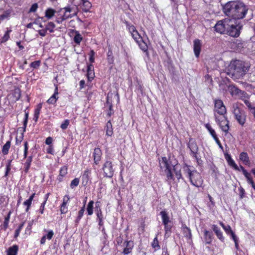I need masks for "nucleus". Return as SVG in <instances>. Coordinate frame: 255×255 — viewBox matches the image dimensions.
Wrapping results in <instances>:
<instances>
[{
    "mask_svg": "<svg viewBox=\"0 0 255 255\" xmlns=\"http://www.w3.org/2000/svg\"><path fill=\"white\" fill-rule=\"evenodd\" d=\"M248 9V6L243 2L237 1H228L223 6V12L230 18L226 34L234 37L240 35L243 26L238 22V20L245 17Z\"/></svg>",
    "mask_w": 255,
    "mask_h": 255,
    "instance_id": "f257e3e1",
    "label": "nucleus"
},
{
    "mask_svg": "<svg viewBox=\"0 0 255 255\" xmlns=\"http://www.w3.org/2000/svg\"><path fill=\"white\" fill-rule=\"evenodd\" d=\"M250 66L244 61L236 60H233L228 67V74L231 75L234 79L243 77L249 71Z\"/></svg>",
    "mask_w": 255,
    "mask_h": 255,
    "instance_id": "f03ea898",
    "label": "nucleus"
},
{
    "mask_svg": "<svg viewBox=\"0 0 255 255\" xmlns=\"http://www.w3.org/2000/svg\"><path fill=\"white\" fill-rule=\"evenodd\" d=\"M185 170L187 173L190 181L192 185L197 187L202 186L203 180L199 173L196 170H191L188 166L186 167Z\"/></svg>",
    "mask_w": 255,
    "mask_h": 255,
    "instance_id": "7ed1b4c3",
    "label": "nucleus"
},
{
    "mask_svg": "<svg viewBox=\"0 0 255 255\" xmlns=\"http://www.w3.org/2000/svg\"><path fill=\"white\" fill-rule=\"evenodd\" d=\"M233 113L238 123L244 125L245 123L246 115L244 110L240 109L237 105H233Z\"/></svg>",
    "mask_w": 255,
    "mask_h": 255,
    "instance_id": "20e7f679",
    "label": "nucleus"
},
{
    "mask_svg": "<svg viewBox=\"0 0 255 255\" xmlns=\"http://www.w3.org/2000/svg\"><path fill=\"white\" fill-rule=\"evenodd\" d=\"M230 22V18L227 17L222 20L219 21L215 25V30L220 33H226L227 29L229 27L228 22Z\"/></svg>",
    "mask_w": 255,
    "mask_h": 255,
    "instance_id": "39448f33",
    "label": "nucleus"
},
{
    "mask_svg": "<svg viewBox=\"0 0 255 255\" xmlns=\"http://www.w3.org/2000/svg\"><path fill=\"white\" fill-rule=\"evenodd\" d=\"M215 117L216 122L219 125L222 130L227 133L229 129V122L228 121L227 118L225 116L218 117L215 114Z\"/></svg>",
    "mask_w": 255,
    "mask_h": 255,
    "instance_id": "423d86ee",
    "label": "nucleus"
},
{
    "mask_svg": "<svg viewBox=\"0 0 255 255\" xmlns=\"http://www.w3.org/2000/svg\"><path fill=\"white\" fill-rule=\"evenodd\" d=\"M215 111L219 115L225 116L227 111L223 101L221 100H215Z\"/></svg>",
    "mask_w": 255,
    "mask_h": 255,
    "instance_id": "0eeeda50",
    "label": "nucleus"
},
{
    "mask_svg": "<svg viewBox=\"0 0 255 255\" xmlns=\"http://www.w3.org/2000/svg\"><path fill=\"white\" fill-rule=\"evenodd\" d=\"M187 146L190 150L191 156H196V154H198V146L194 139L192 138H190Z\"/></svg>",
    "mask_w": 255,
    "mask_h": 255,
    "instance_id": "6e6552de",
    "label": "nucleus"
},
{
    "mask_svg": "<svg viewBox=\"0 0 255 255\" xmlns=\"http://www.w3.org/2000/svg\"><path fill=\"white\" fill-rule=\"evenodd\" d=\"M103 170L105 176L111 178L113 176L114 170L111 161H106L103 166Z\"/></svg>",
    "mask_w": 255,
    "mask_h": 255,
    "instance_id": "1a4fd4ad",
    "label": "nucleus"
},
{
    "mask_svg": "<svg viewBox=\"0 0 255 255\" xmlns=\"http://www.w3.org/2000/svg\"><path fill=\"white\" fill-rule=\"evenodd\" d=\"M161 168H165V170H171L172 167L174 168V166L177 167V165H173L171 163V161L170 159L168 160L166 157H163L162 158V161L160 163Z\"/></svg>",
    "mask_w": 255,
    "mask_h": 255,
    "instance_id": "9d476101",
    "label": "nucleus"
},
{
    "mask_svg": "<svg viewBox=\"0 0 255 255\" xmlns=\"http://www.w3.org/2000/svg\"><path fill=\"white\" fill-rule=\"evenodd\" d=\"M202 46L201 40L196 39L193 41V50L195 56L198 58L200 55Z\"/></svg>",
    "mask_w": 255,
    "mask_h": 255,
    "instance_id": "9b49d317",
    "label": "nucleus"
},
{
    "mask_svg": "<svg viewBox=\"0 0 255 255\" xmlns=\"http://www.w3.org/2000/svg\"><path fill=\"white\" fill-rule=\"evenodd\" d=\"M126 247L124 248L123 253L125 255H127L132 252L133 247V243L131 241H127L124 243Z\"/></svg>",
    "mask_w": 255,
    "mask_h": 255,
    "instance_id": "f8f14e48",
    "label": "nucleus"
},
{
    "mask_svg": "<svg viewBox=\"0 0 255 255\" xmlns=\"http://www.w3.org/2000/svg\"><path fill=\"white\" fill-rule=\"evenodd\" d=\"M102 151L99 148H95L93 152L94 163L98 164L101 159Z\"/></svg>",
    "mask_w": 255,
    "mask_h": 255,
    "instance_id": "ddd939ff",
    "label": "nucleus"
},
{
    "mask_svg": "<svg viewBox=\"0 0 255 255\" xmlns=\"http://www.w3.org/2000/svg\"><path fill=\"white\" fill-rule=\"evenodd\" d=\"M225 157L228 164L233 167L235 170H240L238 165L236 164L234 160L232 158L231 156L228 153H224Z\"/></svg>",
    "mask_w": 255,
    "mask_h": 255,
    "instance_id": "4468645a",
    "label": "nucleus"
},
{
    "mask_svg": "<svg viewBox=\"0 0 255 255\" xmlns=\"http://www.w3.org/2000/svg\"><path fill=\"white\" fill-rule=\"evenodd\" d=\"M240 159L247 165H249L251 163L248 153L245 152H242L240 155Z\"/></svg>",
    "mask_w": 255,
    "mask_h": 255,
    "instance_id": "2eb2a0df",
    "label": "nucleus"
},
{
    "mask_svg": "<svg viewBox=\"0 0 255 255\" xmlns=\"http://www.w3.org/2000/svg\"><path fill=\"white\" fill-rule=\"evenodd\" d=\"M75 15H76V12L75 11H74L72 14H67L64 13L62 16H61L59 17H57L56 21L58 23H62V22L63 21L65 20V19L69 18H71L72 17L74 16Z\"/></svg>",
    "mask_w": 255,
    "mask_h": 255,
    "instance_id": "dca6fc26",
    "label": "nucleus"
},
{
    "mask_svg": "<svg viewBox=\"0 0 255 255\" xmlns=\"http://www.w3.org/2000/svg\"><path fill=\"white\" fill-rule=\"evenodd\" d=\"M229 92L232 96L239 95L242 92V91L238 89L234 85H231L229 88Z\"/></svg>",
    "mask_w": 255,
    "mask_h": 255,
    "instance_id": "f3484780",
    "label": "nucleus"
},
{
    "mask_svg": "<svg viewBox=\"0 0 255 255\" xmlns=\"http://www.w3.org/2000/svg\"><path fill=\"white\" fill-rule=\"evenodd\" d=\"M58 94V87L56 86L54 94L47 101V103L49 104H54L58 99V97H56Z\"/></svg>",
    "mask_w": 255,
    "mask_h": 255,
    "instance_id": "a211bd4d",
    "label": "nucleus"
},
{
    "mask_svg": "<svg viewBox=\"0 0 255 255\" xmlns=\"http://www.w3.org/2000/svg\"><path fill=\"white\" fill-rule=\"evenodd\" d=\"M69 200V198L67 195H66L64 197L63 202L61 206L60 211L61 214H65L67 212V209L66 207V204L68 201Z\"/></svg>",
    "mask_w": 255,
    "mask_h": 255,
    "instance_id": "6ab92c4d",
    "label": "nucleus"
},
{
    "mask_svg": "<svg viewBox=\"0 0 255 255\" xmlns=\"http://www.w3.org/2000/svg\"><path fill=\"white\" fill-rule=\"evenodd\" d=\"M82 1V8L85 12H88L92 7V4L88 0H81Z\"/></svg>",
    "mask_w": 255,
    "mask_h": 255,
    "instance_id": "aec40b11",
    "label": "nucleus"
},
{
    "mask_svg": "<svg viewBox=\"0 0 255 255\" xmlns=\"http://www.w3.org/2000/svg\"><path fill=\"white\" fill-rule=\"evenodd\" d=\"M94 67L93 65L92 64H89L87 66V77L89 81L91 79H93L94 78Z\"/></svg>",
    "mask_w": 255,
    "mask_h": 255,
    "instance_id": "412c9836",
    "label": "nucleus"
},
{
    "mask_svg": "<svg viewBox=\"0 0 255 255\" xmlns=\"http://www.w3.org/2000/svg\"><path fill=\"white\" fill-rule=\"evenodd\" d=\"M160 214L161 216L163 224H169L171 222L169 217L165 211H161Z\"/></svg>",
    "mask_w": 255,
    "mask_h": 255,
    "instance_id": "4be33fe9",
    "label": "nucleus"
},
{
    "mask_svg": "<svg viewBox=\"0 0 255 255\" xmlns=\"http://www.w3.org/2000/svg\"><path fill=\"white\" fill-rule=\"evenodd\" d=\"M204 236L206 243L207 244H210L212 241L213 234L211 232L207 230L204 231Z\"/></svg>",
    "mask_w": 255,
    "mask_h": 255,
    "instance_id": "5701e85b",
    "label": "nucleus"
},
{
    "mask_svg": "<svg viewBox=\"0 0 255 255\" xmlns=\"http://www.w3.org/2000/svg\"><path fill=\"white\" fill-rule=\"evenodd\" d=\"M138 43L139 46L140 47V49L144 52L146 53V55H148V52L147 51V45L145 42H144L142 38L139 40V42H137Z\"/></svg>",
    "mask_w": 255,
    "mask_h": 255,
    "instance_id": "b1692460",
    "label": "nucleus"
},
{
    "mask_svg": "<svg viewBox=\"0 0 255 255\" xmlns=\"http://www.w3.org/2000/svg\"><path fill=\"white\" fill-rule=\"evenodd\" d=\"M182 231L185 237L189 239H191L192 237L191 230L186 225H184L182 226Z\"/></svg>",
    "mask_w": 255,
    "mask_h": 255,
    "instance_id": "393cba45",
    "label": "nucleus"
},
{
    "mask_svg": "<svg viewBox=\"0 0 255 255\" xmlns=\"http://www.w3.org/2000/svg\"><path fill=\"white\" fill-rule=\"evenodd\" d=\"M55 12H56V11L54 9H53L51 8H48L45 11V16L48 19H50L54 16Z\"/></svg>",
    "mask_w": 255,
    "mask_h": 255,
    "instance_id": "a878e982",
    "label": "nucleus"
},
{
    "mask_svg": "<svg viewBox=\"0 0 255 255\" xmlns=\"http://www.w3.org/2000/svg\"><path fill=\"white\" fill-rule=\"evenodd\" d=\"M230 86L231 85L228 84L227 83H226L225 81H224L219 85L220 90H222L225 93H226L227 91H229Z\"/></svg>",
    "mask_w": 255,
    "mask_h": 255,
    "instance_id": "bb28decb",
    "label": "nucleus"
},
{
    "mask_svg": "<svg viewBox=\"0 0 255 255\" xmlns=\"http://www.w3.org/2000/svg\"><path fill=\"white\" fill-rule=\"evenodd\" d=\"M18 249V246L17 245H14L9 248L7 251V255H16Z\"/></svg>",
    "mask_w": 255,
    "mask_h": 255,
    "instance_id": "cd10ccee",
    "label": "nucleus"
},
{
    "mask_svg": "<svg viewBox=\"0 0 255 255\" xmlns=\"http://www.w3.org/2000/svg\"><path fill=\"white\" fill-rule=\"evenodd\" d=\"M113 134V128L111 122L109 121L106 125V134L111 136Z\"/></svg>",
    "mask_w": 255,
    "mask_h": 255,
    "instance_id": "c85d7f7f",
    "label": "nucleus"
},
{
    "mask_svg": "<svg viewBox=\"0 0 255 255\" xmlns=\"http://www.w3.org/2000/svg\"><path fill=\"white\" fill-rule=\"evenodd\" d=\"M86 201H84V204L83 206L81 208V210L78 212V217L75 221L76 223H78L82 216H83L84 212L85 211V206Z\"/></svg>",
    "mask_w": 255,
    "mask_h": 255,
    "instance_id": "c756f323",
    "label": "nucleus"
},
{
    "mask_svg": "<svg viewBox=\"0 0 255 255\" xmlns=\"http://www.w3.org/2000/svg\"><path fill=\"white\" fill-rule=\"evenodd\" d=\"M10 146V141H7L6 143L3 146L2 149V152L3 155H6L8 153V150Z\"/></svg>",
    "mask_w": 255,
    "mask_h": 255,
    "instance_id": "7c9ffc66",
    "label": "nucleus"
},
{
    "mask_svg": "<svg viewBox=\"0 0 255 255\" xmlns=\"http://www.w3.org/2000/svg\"><path fill=\"white\" fill-rule=\"evenodd\" d=\"M94 201H90L87 206V210L88 215H91L93 213Z\"/></svg>",
    "mask_w": 255,
    "mask_h": 255,
    "instance_id": "2f4dec72",
    "label": "nucleus"
},
{
    "mask_svg": "<svg viewBox=\"0 0 255 255\" xmlns=\"http://www.w3.org/2000/svg\"><path fill=\"white\" fill-rule=\"evenodd\" d=\"M55 27V25L53 22H49L45 27L46 31L48 30L50 32L54 31L53 29Z\"/></svg>",
    "mask_w": 255,
    "mask_h": 255,
    "instance_id": "473e14b6",
    "label": "nucleus"
},
{
    "mask_svg": "<svg viewBox=\"0 0 255 255\" xmlns=\"http://www.w3.org/2000/svg\"><path fill=\"white\" fill-rule=\"evenodd\" d=\"M31 161H32V157L31 156H30L27 158L26 161L25 163L24 171L25 172H27V171L30 167Z\"/></svg>",
    "mask_w": 255,
    "mask_h": 255,
    "instance_id": "72a5a7b5",
    "label": "nucleus"
},
{
    "mask_svg": "<svg viewBox=\"0 0 255 255\" xmlns=\"http://www.w3.org/2000/svg\"><path fill=\"white\" fill-rule=\"evenodd\" d=\"M224 230L226 233L229 235H231V237H233V235H235L234 232L232 230L231 227L229 225H227L224 227Z\"/></svg>",
    "mask_w": 255,
    "mask_h": 255,
    "instance_id": "f704fd0d",
    "label": "nucleus"
},
{
    "mask_svg": "<svg viewBox=\"0 0 255 255\" xmlns=\"http://www.w3.org/2000/svg\"><path fill=\"white\" fill-rule=\"evenodd\" d=\"M90 173V171L89 169H86L83 175H82V179L83 181H85L86 183H87L88 180H89V175Z\"/></svg>",
    "mask_w": 255,
    "mask_h": 255,
    "instance_id": "c9c22d12",
    "label": "nucleus"
},
{
    "mask_svg": "<svg viewBox=\"0 0 255 255\" xmlns=\"http://www.w3.org/2000/svg\"><path fill=\"white\" fill-rule=\"evenodd\" d=\"M82 40V37L81 35L79 33L76 32V34L74 37V42L77 44H79Z\"/></svg>",
    "mask_w": 255,
    "mask_h": 255,
    "instance_id": "e433bc0d",
    "label": "nucleus"
},
{
    "mask_svg": "<svg viewBox=\"0 0 255 255\" xmlns=\"http://www.w3.org/2000/svg\"><path fill=\"white\" fill-rule=\"evenodd\" d=\"M152 247L153 248L155 249V250H159L160 249V246L158 243V241L157 237H155L152 243Z\"/></svg>",
    "mask_w": 255,
    "mask_h": 255,
    "instance_id": "4c0bfd02",
    "label": "nucleus"
},
{
    "mask_svg": "<svg viewBox=\"0 0 255 255\" xmlns=\"http://www.w3.org/2000/svg\"><path fill=\"white\" fill-rule=\"evenodd\" d=\"M132 37L137 42H139V39H141L142 38L138 33L137 31H134L131 33Z\"/></svg>",
    "mask_w": 255,
    "mask_h": 255,
    "instance_id": "58836bf2",
    "label": "nucleus"
},
{
    "mask_svg": "<svg viewBox=\"0 0 255 255\" xmlns=\"http://www.w3.org/2000/svg\"><path fill=\"white\" fill-rule=\"evenodd\" d=\"M11 32V30H7L5 33L4 35L2 38L1 42H6L9 38V32Z\"/></svg>",
    "mask_w": 255,
    "mask_h": 255,
    "instance_id": "ea45409f",
    "label": "nucleus"
},
{
    "mask_svg": "<svg viewBox=\"0 0 255 255\" xmlns=\"http://www.w3.org/2000/svg\"><path fill=\"white\" fill-rule=\"evenodd\" d=\"M79 183V180L78 178H75L73 179L70 184V187L71 188H74L75 187H76L78 185Z\"/></svg>",
    "mask_w": 255,
    "mask_h": 255,
    "instance_id": "a19ab883",
    "label": "nucleus"
},
{
    "mask_svg": "<svg viewBox=\"0 0 255 255\" xmlns=\"http://www.w3.org/2000/svg\"><path fill=\"white\" fill-rule=\"evenodd\" d=\"M174 171L175 172L176 177L178 180L182 178V175L180 170H177V167L174 166Z\"/></svg>",
    "mask_w": 255,
    "mask_h": 255,
    "instance_id": "79ce46f5",
    "label": "nucleus"
},
{
    "mask_svg": "<svg viewBox=\"0 0 255 255\" xmlns=\"http://www.w3.org/2000/svg\"><path fill=\"white\" fill-rule=\"evenodd\" d=\"M38 4L37 3H33L30 8L28 12H34L38 8Z\"/></svg>",
    "mask_w": 255,
    "mask_h": 255,
    "instance_id": "37998d69",
    "label": "nucleus"
},
{
    "mask_svg": "<svg viewBox=\"0 0 255 255\" xmlns=\"http://www.w3.org/2000/svg\"><path fill=\"white\" fill-rule=\"evenodd\" d=\"M167 180L173 179V175L172 173L171 170H165Z\"/></svg>",
    "mask_w": 255,
    "mask_h": 255,
    "instance_id": "c03bdc74",
    "label": "nucleus"
},
{
    "mask_svg": "<svg viewBox=\"0 0 255 255\" xmlns=\"http://www.w3.org/2000/svg\"><path fill=\"white\" fill-rule=\"evenodd\" d=\"M11 162V160H7V164L6 165V171H5V175H4L5 176H6L8 175V173L10 170Z\"/></svg>",
    "mask_w": 255,
    "mask_h": 255,
    "instance_id": "a18cd8bd",
    "label": "nucleus"
},
{
    "mask_svg": "<svg viewBox=\"0 0 255 255\" xmlns=\"http://www.w3.org/2000/svg\"><path fill=\"white\" fill-rule=\"evenodd\" d=\"M67 169L65 166L62 167L60 170V175L62 177L64 176L67 174Z\"/></svg>",
    "mask_w": 255,
    "mask_h": 255,
    "instance_id": "49530a36",
    "label": "nucleus"
},
{
    "mask_svg": "<svg viewBox=\"0 0 255 255\" xmlns=\"http://www.w3.org/2000/svg\"><path fill=\"white\" fill-rule=\"evenodd\" d=\"M232 239L234 240L235 244V247L237 250H238L239 248V246L238 244V238L236 235H233V237H232Z\"/></svg>",
    "mask_w": 255,
    "mask_h": 255,
    "instance_id": "de8ad7c7",
    "label": "nucleus"
},
{
    "mask_svg": "<svg viewBox=\"0 0 255 255\" xmlns=\"http://www.w3.org/2000/svg\"><path fill=\"white\" fill-rule=\"evenodd\" d=\"M28 118V113L27 112H25V118H24V120L23 121L24 131L25 130V128H26V125L27 124Z\"/></svg>",
    "mask_w": 255,
    "mask_h": 255,
    "instance_id": "09e8293b",
    "label": "nucleus"
},
{
    "mask_svg": "<svg viewBox=\"0 0 255 255\" xmlns=\"http://www.w3.org/2000/svg\"><path fill=\"white\" fill-rule=\"evenodd\" d=\"M40 65V61H34L30 64V66L33 68H37L39 67Z\"/></svg>",
    "mask_w": 255,
    "mask_h": 255,
    "instance_id": "8fccbe9b",
    "label": "nucleus"
},
{
    "mask_svg": "<svg viewBox=\"0 0 255 255\" xmlns=\"http://www.w3.org/2000/svg\"><path fill=\"white\" fill-rule=\"evenodd\" d=\"M69 124V121L68 120H66L61 125V128L63 129H65L67 128V127Z\"/></svg>",
    "mask_w": 255,
    "mask_h": 255,
    "instance_id": "3c124183",
    "label": "nucleus"
},
{
    "mask_svg": "<svg viewBox=\"0 0 255 255\" xmlns=\"http://www.w3.org/2000/svg\"><path fill=\"white\" fill-rule=\"evenodd\" d=\"M216 236L218 237V239L221 241L223 242L224 240V238L223 236L222 233L220 230L215 233Z\"/></svg>",
    "mask_w": 255,
    "mask_h": 255,
    "instance_id": "603ef678",
    "label": "nucleus"
},
{
    "mask_svg": "<svg viewBox=\"0 0 255 255\" xmlns=\"http://www.w3.org/2000/svg\"><path fill=\"white\" fill-rule=\"evenodd\" d=\"M41 104H39L37 108L34 111V115L39 116L40 114V111L41 109Z\"/></svg>",
    "mask_w": 255,
    "mask_h": 255,
    "instance_id": "864d4df0",
    "label": "nucleus"
},
{
    "mask_svg": "<svg viewBox=\"0 0 255 255\" xmlns=\"http://www.w3.org/2000/svg\"><path fill=\"white\" fill-rule=\"evenodd\" d=\"M244 103L245 105L248 107V108L250 109L252 111L253 110V109L255 108L254 107H253L250 102L247 100H245L244 101Z\"/></svg>",
    "mask_w": 255,
    "mask_h": 255,
    "instance_id": "5fc2aeb1",
    "label": "nucleus"
},
{
    "mask_svg": "<svg viewBox=\"0 0 255 255\" xmlns=\"http://www.w3.org/2000/svg\"><path fill=\"white\" fill-rule=\"evenodd\" d=\"M205 127L206 128L209 130L211 134L213 133L214 134V132H215V130L212 128L209 124H206Z\"/></svg>",
    "mask_w": 255,
    "mask_h": 255,
    "instance_id": "6e6d98bb",
    "label": "nucleus"
},
{
    "mask_svg": "<svg viewBox=\"0 0 255 255\" xmlns=\"http://www.w3.org/2000/svg\"><path fill=\"white\" fill-rule=\"evenodd\" d=\"M163 225H164L165 231L166 233H167L168 232H170L171 228H172V226L168 224H163Z\"/></svg>",
    "mask_w": 255,
    "mask_h": 255,
    "instance_id": "4d7b16f0",
    "label": "nucleus"
},
{
    "mask_svg": "<svg viewBox=\"0 0 255 255\" xmlns=\"http://www.w3.org/2000/svg\"><path fill=\"white\" fill-rule=\"evenodd\" d=\"M23 204L25 205V206H26V212H28L29 209V208L31 206V202L28 201L27 200H26L23 203Z\"/></svg>",
    "mask_w": 255,
    "mask_h": 255,
    "instance_id": "13d9d810",
    "label": "nucleus"
},
{
    "mask_svg": "<svg viewBox=\"0 0 255 255\" xmlns=\"http://www.w3.org/2000/svg\"><path fill=\"white\" fill-rule=\"evenodd\" d=\"M24 158H26L27 156V150H28V143L27 141H25L24 142Z\"/></svg>",
    "mask_w": 255,
    "mask_h": 255,
    "instance_id": "bf43d9fd",
    "label": "nucleus"
},
{
    "mask_svg": "<svg viewBox=\"0 0 255 255\" xmlns=\"http://www.w3.org/2000/svg\"><path fill=\"white\" fill-rule=\"evenodd\" d=\"M97 218H98V220H100V219L103 220V216L102 212L100 209L99 210L97 209Z\"/></svg>",
    "mask_w": 255,
    "mask_h": 255,
    "instance_id": "052dcab7",
    "label": "nucleus"
},
{
    "mask_svg": "<svg viewBox=\"0 0 255 255\" xmlns=\"http://www.w3.org/2000/svg\"><path fill=\"white\" fill-rule=\"evenodd\" d=\"M195 158L198 165H201L203 164V160L198 156V154H196V156H192Z\"/></svg>",
    "mask_w": 255,
    "mask_h": 255,
    "instance_id": "680f3d73",
    "label": "nucleus"
},
{
    "mask_svg": "<svg viewBox=\"0 0 255 255\" xmlns=\"http://www.w3.org/2000/svg\"><path fill=\"white\" fill-rule=\"evenodd\" d=\"M46 29H41V30H38V33L40 35H41V36H45L46 35Z\"/></svg>",
    "mask_w": 255,
    "mask_h": 255,
    "instance_id": "e2e57ef3",
    "label": "nucleus"
},
{
    "mask_svg": "<svg viewBox=\"0 0 255 255\" xmlns=\"http://www.w3.org/2000/svg\"><path fill=\"white\" fill-rule=\"evenodd\" d=\"M54 235V233H53V232L52 231H49L48 232V234H47V235L46 236V237H47V238L48 239V240H51L53 237Z\"/></svg>",
    "mask_w": 255,
    "mask_h": 255,
    "instance_id": "0e129e2a",
    "label": "nucleus"
},
{
    "mask_svg": "<svg viewBox=\"0 0 255 255\" xmlns=\"http://www.w3.org/2000/svg\"><path fill=\"white\" fill-rule=\"evenodd\" d=\"M46 204V201H44L41 205L40 208L39 209V212L42 214L43 213L44 209V206Z\"/></svg>",
    "mask_w": 255,
    "mask_h": 255,
    "instance_id": "69168bd1",
    "label": "nucleus"
},
{
    "mask_svg": "<svg viewBox=\"0 0 255 255\" xmlns=\"http://www.w3.org/2000/svg\"><path fill=\"white\" fill-rule=\"evenodd\" d=\"M47 152L49 153V154H54L53 148L52 146L50 145L48 147V148L47 149Z\"/></svg>",
    "mask_w": 255,
    "mask_h": 255,
    "instance_id": "338daca9",
    "label": "nucleus"
},
{
    "mask_svg": "<svg viewBox=\"0 0 255 255\" xmlns=\"http://www.w3.org/2000/svg\"><path fill=\"white\" fill-rule=\"evenodd\" d=\"M52 142V138L51 137H48L46 139L45 143L47 145H50Z\"/></svg>",
    "mask_w": 255,
    "mask_h": 255,
    "instance_id": "774afa93",
    "label": "nucleus"
}]
</instances>
